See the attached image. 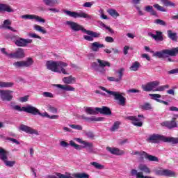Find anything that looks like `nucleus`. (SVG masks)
<instances>
[{"label": "nucleus", "instance_id": "338daca9", "mask_svg": "<svg viewBox=\"0 0 178 178\" xmlns=\"http://www.w3.org/2000/svg\"><path fill=\"white\" fill-rule=\"evenodd\" d=\"M106 42H114L115 40L111 36H106L105 38Z\"/></svg>", "mask_w": 178, "mask_h": 178}, {"label": "nucleus", "instance_id": "f8f14e48", "mask_svg": "<svg viewBox=\"0 0 178 178\" xmlns=\"http://www.w3.org/2000/svg\"><path fill=\"white\" fill-rule=\"evenodd\" d=\"M56 175L59 178H90V175L86 172L74 173L72 176L70 174L65 175L59 172H57Z\"/></svg>", "mask_w": 178, "mask_h": 178}, {"label": "nucleus", "instance_id": "20e7f679", "mask_svg": "<svg viewBox=\"0 0 178 178\" xmlns=\"http://www.w3.org/2000/svg\"><path fill=\"white\" fill-rule=\"evenodd\" d=\"M160 83L159 81H154L152 82L147 83L146 85H142V88L143 91L149 92V91H165L166 89L169 88V85H164L159 86ZM157 88L156 89H155Z\"/></svg>", "mask_w": 178, "mask_h": 178}, {"label": "nucleus", "instance_id": "bb28decb", "mask_svg": "<svg viewBox=\"0 0 178 178\" xmlns=\"http://www.w3.org/2000/svg\"><path fill=\"white\" fill-rule=\"evenodd\" d=\"M10 24H12V22L9 19H6L3 21L2 26L3 29H7L8 30H10V31H13V33H17V30H15L12 26H9Z\"/></svg>", "mask_w": 178, "mask_h": 178}, {"label": "nucleus", "instance_id": "0eeeda50", "mask_svg": "<svg viewBox=\"0 0 178 178\" xmlns=\"http://www.w3.org/2000/svg\"><path fill=\"white\" fill-rule=\"evenodd\" d=\"M64 13H65L67 16H70V17H73L74 19H86V20H92V16L90 15L85 12L79 11V13L75 11H70L67 10H64Z\"/></svg>", "mask_w": 178, "mask_h": 178}, {"label": "nucleus", "instance_id": "c9c22d12", "mask_svg": "<svg viewBox=\"0 0 178 178\" xmlns=\"http://www.w3.org/2000/svg\"><path fill=\"white\" fill-rule=\"evenodd\" d=\"M107 13L112 17H119V16H120L119 13H118V11L113 8H110V9L107 10Z\"/></svg>", "mask_w": 178, "mask_h": 178}, {"label": "nucleus", "instance_id": "49530a36", "mask_svg": "<svg viewBox=\"0 0 178 178\" xmlns=\"http://www.w3.org/2000/svg\"><path fill=\"white\" fill-rule=\"evenodd\" d=\"M153 6L155 8V9H156V10H159V12H168V10L161 6L158 3L154 4Z\"/></svg>", "mask_w": 178, "mask_h": 178}, {"label": "nucleus", "instance_id": "1a4fd4ad", "mask_svg": "<svg viewBox=\"0 0 178 178\" xmlns=\"http://www.w3.org/2000/svg\"><path fill=\"white\" fill-rule=\"evenodd\" d=\"M70 144L71 147H73V148L78 149L79 151H80V149H83V148H86L88 152H94V145L92 143L84 141L83 143H82L83 145L81 146L76 144L74 141L70 140Z\"/></svg>", "mask_w": 178, "mask_h": 178}, {"label": "nucleus", "instance_id": "423d86ee", "mask_svg": "<svg viewBox=\"0 0 178 178\" xmlns=\"http://www.w3.org/2000/svg\"><path fill=\"white\" fill-rule=\"evenodd\" d=\"M178 54V47H174L171 49H163L154 53L153 56L156 58H169V56H176Z\"/></svg>", "mask_w": 178, "mask_h": 178}, {"label": "nucleus", "instance_id": "4c0bfd02", "mask_svg": "<svg viewBox=\"0 0 178 178\" xmlns=\"http://www.w3.org/2000/svg\"><path fill=\"white\" fill-rule=\"evenodd\" d=\"M140 63H138V61H135L129 67V70H131V72H137V70L140 69Z\"/></svg>", "mask_w": 178, "mask_h": 178}, {"label": "nucleus", "instance_id": "69168bd1", "mask_svg": "<svg viewBox=\"0 0 178 178\" xmlns=\"http://www.w3.org/2000/svg\"><path fill=\"white\" fill-rule=\"evenodd\" d=\"M29 37H31V38H38V40H41V36L35 34V33H29Z\"/></svg>", "mask_w": 178, "mask_h": 178}, {"label": "nucleus", "instance_id": "2f4dec72", "mask_svg": "<svg viewBox=\"0 0 178 178\" xmlns=\"http://www.w3.org/2000/svg\"><path fill=\"white\" fill-rule=\"evenodd\" d=\"M168 37L170 38V39L172 40V41H175V42H177L178 38L177 33H173L171 30H168Z\"/></svg>", "mask_w": 178, "mask_h": 178}, {"label": "nucleus", "instance_id": "aec40b11", "mask_svg": "<svg viewBox=\"0 0 178 178\" xmlns=\"http://www.w3.org/2000/svg\"><path fill=\"white\" fill-rule=\"evenodd\" d=\"M127 119L131 120L134 126H136V127H143V121H141V119H138L136 116H128L127 117Z\"/></svg>", "mask_w": 178, "mask_h": 178}, {"label": "nucleus", "instance_id": "774afa93", "mask_svg": "<svg viewBox=\"0 0 178 178\" xmlns=\"http://www.w3.org/2000/svg\"><path fill=\"white\" fill-rule=\"evenodd\" d=\"M168 74H177L178 73V68L171 70L168 71Z\"/></svg>", "mask_w": 178, "mask_h": 178}, {"label": "nucleus", "instance_id": "37998d69", "mask_svg": "<svg viewBox=\"0 0 178 178\" xmlns=\"http://www.w3.org/2000/svg\"><path fill=\"white\" fill-rule=\"evenodd\" d=\"M98 23H99L100 27H104V29H106V30H108L109 31V33H111V34H113L115 33L113 29H111V27L105 25V24H104L102 22L99 21Z\"/></svg>", "mask_w": 178, "mask_h": 178}, {"label": "nucleus", "instance_id": "7c9ffc66", "mask_svg": "<svg viewBox=\"0 0 178 178\" xmlns=\"http://www.w3.org/2000/svg\"><path fill=\"white\" fill-rule=\"evenodd\" d=\"M63 81L65 84H72V83H76V78L70 75L69 76L64 77Z\"/></svg>", "mask_w": 178, "mask_h": 178}, {"label": "nucleus", "instance_id": "2eb2a0df", "mask_svg": "<svg viewBox=\"0 0 178 178\" xmlns=\"http://www.w3.org/2000/svg\"><path fill=\"white\" fill-rule=\"evenodd\" d=\"M163 127H166L171 130V129H175L178 127V124L176 122V118H172L171 121H165L161 123Z\"/></svg>", "mask_w": 178, "mask_h": 178}, {"label": "nucleus", "instance_id": "79ce46f5", "mask_svg": "<svg viewBox=\"0 0 178 178\" xmlns=\"http://www.w3.org/2000/svg\"><path fill=\"white\" fill-rule=\"evenodd\" d=\"M34 30L36 31H39V33H42V34H47V30L42 29V26L35 24L33 26Z\"/></svg>", "mask_w": 178, "mask_h": 178}, {"label": "nucleus", "instance_id": "b1692460", "mask_svg": "<svg viewBox=\"0 0 178 178\" xmlns=\"http://www.w3.org/2000/svg\"><path fill=\"white\" fill-rule=\"evenodd\" d=\"M148 35L154 38L155 41H163V35H162L161 31H156V35L152 33H149Z\"/></svg>", "mask_w": 178, "mask_h": 178}, {"label": "nucleus", "instance_id": "f257e3e1", "mask_svg": "<svg viewBox=\"0 0 178 178\" xmlns=\"http://www.w3.org/2000/svg\"><path fill=\"white\" fill-rule=\"evenodd\" d=\"M65 24L67 26H70V29H72L73 31H81L82 33L87 34L88 35H83V39L86 40V41H94V38H99V37H101V33L87 30L77 22L67 21Z\"/></svg>", "mask_w": 178, "mask_h": 178}, {"label": "nucleus", "instance_id": "dca6fc26", "mask_svg": "<svg viewBox=\"0 0 178 178\" xmlns=\"http://www.w3.org/2000/svg\"><path fill=\"white\" fill-rule=\"evenodd\" d=\"M19 130L28 133L29 134H35V136H38V134H40L38 131L33 129L31 127L24 124H21L19 127Z\"/></svg>", "mask_w": 178, "mask_h": 178}, {"label": "nucleus", "instance_id": "e2e57ef3", "mask_svg": "<svg viewBox=\"0 0 178 178\" xmlns=\"http://www.w3.org/2000/svg\"><path fill=\"white\" fill-rule=\"evenodd\" d=\"M37 115H39L40 116H42V118L49 117V115L48 114V113L45 112V113H42L41 112H40V110L38 111Z\"/></svg>", "mask_w": 178, "mask_h": 178}, {"label": "nucleus", "instance_id": "6e6d98bb", "mask_svg": "<svg viewBox=\"0 0 178 178\" xmlns=\"http://www.w3.org/2000/svg\"><path fill=\"white\" fill-rule=\"evenodd\" d=\"M35 20L39 23H45V19L40 16L35 15Z\"/></svg>", "mask_w": 178, "mask_h": 178}, {"label": "nucleus", "instance_id": "4be33fe9", "mask_svg": "<svg viewBox=\"0 0 178 178\" xmlns=\"http://www.w3.org/2000/svg\"><path fill=\"white\" fill-rule=\"evenodd\" d=\"M106 150L108 151L113 155H124V152L123 150L120 149L118 147H107Z\"/></svg>", "mask_w": 178, "mask_h": 178}, {"label": "nucleus", "instance_id": "a18cd8bd", "mask_svg": "<svg viewBox=\"0 0 178 178\" xmlns=\"http://www.w3.org/2000/svg\"><path fill=\"white\" fill-rule=\"evenodd\" d=\"M90 165H92V166H94V168H95L96 169L99 170H102L105 168V166L98 163L97 162H91Z\"/></svg>", "mask_w": 178, "mask_h": 178}, {"label": "nucleus", "instance_id": "a19ab883", "mask_svg": "<svg viewBox=\"0 0 178 178\" xmlns=\"http://www.w3.org/2000/svg\"><path fill=\"white\" fill-rule=\"evenodd\" d=\"M0 87L1 88H9L10 87H13V83L0 81Z\"/></svg>", "mask_w": 178, "mask_h": 178}, {"label": "nucleus", "instance_id": "a878e982", "mask_svg": "<svg viewBox=\"0 0 178 178\" xmlns=\"http://www.w3.org/2000/svg\"><path fill=\"white\" fill-rule=\"evenodd\" d=\"M81 119L83 120H86V122H102L104 120V118L102 117H90V118H87L85 115H81Z\"/></svg>", "mask_w": 178, "mask_h": 178}, {"label": "nucleus", "instance_id": "864d4df0", "mask_svg": "<svg viewBox=\"0 0 178 178\" xmlns=\"http://www.w3.org/2000/svg\"><path fill=\"white\" fill-rule=\"evenodd\" d=\"M6 140H8V141H12L14 144H16L17 145H20V142L17 140L15 138H6Z\"/></svg>", "mask_w": 178, "mask_h": 178}, {"label": "nucleus", "instance_id": "39448f33", "mask_svg": "<svg viewBox=\"0 0 178 178\" xmlns=\"http://www.w3.org/2000/svg\"><path fill=\"white\" fill-rule=\"evenodd\" d=\"M99 88L100 90H102V91H105L106 92H107L108 95L113 97L115 101H118V105H120L121 106H124L126 105V97L122 95L120 92L109 90L104 86H99Z\"/></svg>", "mask_w": 178, "mask_h": 178}, {"label": "nucleus", "instance_id": "ea45409f", "mask_svg": "<svg viewBox=\"0 0 178 178\" xmlns=\"http://www.w3.org/2000/svg\"><path fill=\"white\" fill-rule=\"evenodd\" d=\"M131 155H138V156H154L152 155L148 154L147 152L144 151L133 152Z\"/></svg>", "mask_w": 178, "mask_h": 178}, {"label": "nucleus", "instance_id": "6ab92c4d", "mask_svg": "<svg viewBox=\"0 0 178 178\" xmlns=\"http://www.w3.org/2000/svg\"><path fill=\"white\" fill-rule=\"evenodd\" d=\"M23 112H26V113H31V115H37L38 113V108L33 106L30 104L23 106Z\"/></svg>", "mask_w": 178, "mask_h": 178}, {"label": "nucleus", "instance_id": "393cba45", "mask_svg": "<svg viewBox=\"0 0 178 178\" xmlns=\"http://www.w3.org/2000/svg\"><path fill=\"white\" fill-rule=\"evenodd\" d=\"M1 12H8V13H12L15 12L10 6L5 4V3H0V13Z\"/></svg>", "mask_w": 178, "mask_h": 178}, {"label": "nucleus", "instance_id": "9b49d317", "mask_svg": "<svg viewBox=\"0 0 178 178\" xmlns=\"http://www.w3.org/2000/svg\"><path fill=\"white\" fill-rule=\"evenodd\" d=\"M156 176H165V177H176V172L172 170L159 168L154 170Z\"/></svg>", "mask_w": 178, "mask_h": 178}, {"label": "nucleus", "instance_id": "473e14b6", "mask_svg": "<svg viewBox=\"0 0 178 178\" xmlns=\"http://www.w3.org/2000/svg\"><path fill=\"white\" fill-rule=\"evenodd\" d=\"M85 112L88 115H97L98 111H97V108H92V107H86L85 109Z\"/></svg>", "mask_w": 178, "mask_h": 178}, {"label": "nucleus", "instance_id": "cd10ccee", "mask_svg": "<svg viewBox=\"0 0 178 178\" xmlns=\"http://www.w3.org/2000/svg\"><path fill=\"white\" fill-rule=\"evenodd\" d=\"M131 2L134 6L136 10H138L139 16H144V13L141 10V8L139 6H137V5L140 4L141 0H131Z\"/></svg>", "mask_w": 178, "mask_h": 178}, {"label": "nucleus", "instance_id": "0e129e2a", "mask_svg": "<svg viewBox=\"0 0 178 178\" xmlns=\"http://www.w3.org/2000/svg\"><path fill=\"white\" fill-rule=\"evenodd\" d=\"M60 145L61 147H63L64 148H66V147H69V145H70V143H67V142L62 140L60 142Z\"/></svg>", "mask_w": 178, "mask_h": 178}, {"label": "nucleus", "instance_id": "412c9836", "mask_svg": "<svg viewBox=\"0 0 178 178\" xmlns=\"http://www.w3.org/2000/svg\"><path fill=\"white\" fill-rule=\"evenodd\" d=\"M89 48L93 52H98L99 51V48H105V45L104 44H100L98 42H94L90 44Z\"/></svg>", "mask_w": 178, "mask_h": 178}, {"label": "nucleus", "instance_id": "09e8293b", "mask_svg": "<svg viewBox=\"0 0 178 178\" xmlns=\"http://www.w3.org/2000/svg\"><path fill=\"white\" fill-rule=\"evenodd\" d=\"M0 155L1 156H9V155H10V152L5 150L2 147H0Z\"/></svg>", "mask_w": 178, "mask_h": 178}, {"label": "nucleus", "instance_id": "58836bf2", "mask_svg": "<svg viewBox=\"0 0 178 178\" xmlns=\"http://www.w3.org/2000/svg\"><path fill=\"white\" fill-rule=\"evenodd\" d=\"M139 170H141V172L146 173V175H149V173H151V169L145 165H139Z\"/></svg>", "mask_w": 178, "mask_h": 178}, {"label": "nucleus", "instance_id": "7ed1b4c3", "mask_svg": "<svg viewBox=\"0 0 178 178\" xmlns=\"http://www.w3.org/2000/svg\"><path fill=\"white\" fill-rule=\"evenodd\" d=\"M147 141L152 144H159L161 141H163V143H170L171 144H178V138L166 137L162 135L153 134L149 136Z\"/></svg>", "mask_w": 178, "mask_h": 178}, {"label": "nucleus", "instance_id": "9d476101", "mask_svg": "<svg viewBox=\"0 0 178 178\" xmlns=\"http://www.w3.org/2000/svg\"><path fill=\"white\" fill-rule=\"evenodd\" d=\"M34 63V60L32 58L29 57L26 60L15 61L13 63V65L15 69H22V67H30Z\"/></svg>", "mask_w": 178, "mask_h": 178}, {"label": "nucleus", "instance_id": "13d9d810", "mask_svg": "<svg viewBox=\"0 0 178 178\" xmlns=\"http://www.w3.org/2000/svg\"><path fill=\"white\" fill-rule=\"evenodd\" d=\"M85 136H86V137H88V138H91L93 139L95 136L94 135V133H92V131H88L85 133Z\"/></svg>", "mask_w": 178, "mask_h": 178}, {"label": "nucleus", "instance_id": "6e6552de", "mask_svg": "<svg viewBox=\"0 0 178 178\" xmlns=\"http://www.w3.org/2000/svg\"><path fill=\"white\" fill-rule=\"evenodd\" d=\"M97 62L99 63L93 62L92 63V68L94 69L95 72H99L100 73H105V69L101 67H105V66H108V67H111V63L105 60H102L101 59H97Z\"/></svg>", "mask_w": 178, "mask_h": 178}, {"label": "nucleus", "instance_id": "e433bc0d", "mask_svg": "<svg viewBox=\"0 0 178 178\" xmlns=\"http://www.w3.org/2000/svg\"><path fill=\"white\" fill-rule=\"evenodd\" d=\"M161 3H163V5H164V6H170L171 8H175L176 7V4L169 0H160Z\"/></svg>", "mask_w": 178, "mask_h": 178}, {"label": "nucleus", "instance_id": "5701e85b", "mask_svg": "<svg viewBox=\"0 0 178 178\" xmlns=\"http://www.w3.org/2000/svg\"><path fill=\"white\" fill-rule=\"evenodd\" d=\"M96 111H97L98 113H101V115H112V111L108 106L96 107Z\"/></svg>", "mask_w": 178, "mask_h": 178}, {"label": "nucleus", "instance_id": "8fccbe9b", "mask_svg": "<svg viewBox=\"0 0 178 178\" xmlns=\"http://www.w3.org/2000/svg\"><path fill=\"white\" fill-rule=\"evenodd\" d=\"M154 23H155V24H159V26H166V22H165L162 19H155Z\"/></svg>", "mask_w": 178, "mask_h": 178}, {"label": "nucleus", "instance_id": "052dcab7", "mask_svg": "<svg viewBox=\"0 0 178 178\" xmlns=\"http://www.w3.org/2000/svg\"><path fill=\"white\" fill-rule=\"evenodd\" d=\"M127 92L128 94H134L136 92H141V91L140 90H138V89L132 88V89H129V90H127Z\"/></svg>", "mask_w": 178, "mask_h": 178}, {"label": "nucleus", "instance_id": "4d7b16f0", "mask_svg": "<svg viewBox=\"0 0 178 178\" xmlns=\"http://www.w3.org/2000/svg\"><path fill=\"white\" fill-rule=\"evenodd\" d=\"M70 127L72 129H75L76 130H83V127H81V125L70 124Z\"/></svg>", "mask_w": 178, "mask_h": 178}, {"label": "nucleus", "instance_id": "c85d7f7f", "mask_svg": "<svg viewBox=\"0 0 178 178\" xmlns=\"http://www.w3.org/2000/svg\"><path fill=\"white\" fill-rule=\"evenodd\" d=\"M1 161H3V162H4L5 165L8 168H13V166H15V165L16 164L15 161L8 160V156H1Z\"/></svg>", "mask_w": 178, "mask_h": 178}, {"label": "nucleus", "instance_id": "f704fd0d", "mask_svg": "<svg viewBox=\"0 0 178 178\" xmlns=\"http://www.w3.org/2000/svg\"><path fill=\"white\" fill-rule=\"evenodd\" d=\"M43 2L47 6H54L59 4V1L58 0H43Z\"/></svg>", "mask_w": 178, "mask_h": 178}, {"label": "nucleus", "instance_id": "de8ad7c7", "mask_svg": "<svg viewBox=\"0 0 178 178\" xmlns=\"http://www.w3.org/2000/svg\"><path fill=\"white\" fill-rule=\"evenodd\" d=\"M120 126V122L117 121V122H114L113 125L110 129V131H115L116 130H118V129H119Z\"/></svg>", "mask_w": 178, "mask_h": 178}, {"label": "nucleus", "instance_id": "bf43d9fd", "mask_svg": "<svg viewBox=\"0 0 178 178\" xmlns=\"http://www.w3.org/2000/svg\"><path fill=\"white\" fill-rule=\"evenodd\" d=\"M43 97H46L47 98H54V94L49 92H44L42 93Z\"/></svg>", "mask_w": 178, "mask_h": 178}, {"label": "nucleus", "instance_id": "c756f323", "mask_svg": "<svg viewBox=\"0 0 178 178\" xmlns=\"http://www.w3.org/2000/svg\"><path fill=\"white\" fill-rule=\"evenodd\" d=\"M56 87H57L58 88H60L63 91H74L75 90L74 87L69 85L57 84L56 85Z\"/></svg>", "mask_w": 178, "mask_h": 178}, {"label": "nucleus", "instance_id": "f3484780", "mask_svg": "<svg viewBox=\"0 0 178 178\" xmlns=\"http://www.w3.org/2000/svg\"><path fill=\"white\" fill-rule=\"evenodd\" d=\"M124 72V68H120L119 71H116L115 73L118 74V78H115L113 76L108 77V80L109 81H115V83H120L122 81V79L123 77V74Z\"/></svg>", "mask_w": 178, "mask_h": 178}, {"label": "nucleus", "instance_id": "5fc2aeb1", "mask_svg": "<svg viewBox=\"0 0 178 178\" xmlns=\"http://www.w3.org/2000/svg\"><path fill=\"white\" fill-rule=\"evenodd\" d=\"M22 19H31V20L34 19L35 17V15H22Z\"/></svg>", "mask_w": 178, "mask_h": 178}, {"label": "nucleus", "instance_id": "72a5a7b5", "mask_svg": "<svg viewBox=\"0 0 178 178\" xmlns=\"http://www.w3.org/2000/svg\"><path fill=\"white\" fill-rule=\"evenodd\" d=\"M145 11L147 12V13H150L152 16H156V11L154 10V7L152 6H147L145 7Z\"/></svg>", "mask_w": 178, "mask_h": 178}, {"label": "nucleus", "instance_id": "603ef678", "mask_svg": "<svg viewBox=\"0 0 178 178\" xmlns=\"http://www.w3.org/2000/svg\"><path fill=\"white\" fill-rule=\"evenodd\" d=\"M145 159H147L149 162H158V161H159L156 156H146Z\"/></svg>", "mask_w": 178, "mask_h": 178}, {"label": "nucleus", "instance_id": "680f3d73", "mask_svg": "<svg viewBox=\"0 0 178 178\" xmlns=\"http://www.w3.org/2000/svg\"><path fill=\"white\" fill-rule=\"evenodd\" d=\"M136 177L137 178H152L151 177H149V176H144L143 172H138V174H136Z\"/></svg>", "mask_w": 178, "mask_h": 178}, {"label": "nucleus", "instance_id": "4468645a", "mask_svg": "<svg viewBox=\"0 0 178 178\" xmlns=\"http://www.w3.org/2000/svg\"><path fill=\"white\" fill-rule=\"evenodd\" d=\"M25 56L24 49L22 48H18L15 52L10 53L9 55V58L11 59H23Z\"/></svg>", "mask_w": 178, "mask_h": 178}, {"label": "nucleus", "instance_id": "ddd939ff", "mask_svg": "<svg viewBox=\"0 0 178 178\" xmlns=\"http://www.w3.org/2000/svg\"><path fill=\"white\" fill-rule=\"evenodd\" d=\"M12 92H13V91L9 90H0V99H1V101L10 102V101L13 99Z\"/></svg>", "mask_w": 178, "mask_h": 178}, {"label": "nucleus", "instance_id": "f03ea898", "mask_svg": "<svg viewBox=\"0 0 178 178\" xmlns=\"http://www.w3.org/2000/svg\"><path fill=\"white\" fill-rule=\"evenodd\" d=\"M67 63L63 61L49 60L46 63V67L48 70H51L54 73H63V74L69 75V72L65 69V67H67Z\"/></svg>", "mask_w": 178, "mask_h": 178}, {"label": "nucleus", "instance_id": "a211bd4d", "mask_svg": "<svg viewBox=\"0 0 178 178\" xmlns=\"http://www.w3.org/2000/svg\"><path fill=\"white\" fill-rule=\"evenodd\" d=\"M33 40L31 39H24L23 38H19L15 42L17 47H27V44H31Z\"/></svg>", "mask_w": 178, "mask_h": 178}, {"label": "nucleus", "instance_id": "c03bdc74", "mask_svg": "<svg viewBox=\"0 0 178 178\" xmlns=\"http://www.w3.org/2000/svg\"><path fill=\"white\" fill-rule=\"evenodd\" d=\"M141 109L143 111H151L152 109V106L149 103H145L143 105L140 106Z\"/></svg>", "mask_w": 178, "mask_h": 178}, {"label": "nucleus", "instance_id": "3c124183", "mask_svg": "<svg viewBox=\"0 0 178 178\" xmlns=\"http://www.w3.org/2000/svg\"><path fill=\"white\" fill-rule=\"evenodd\" d=\"M47 108H48V111H49V112H51V113H58V108H55L54 106L49 104L47 106Z\"/></svg>", "mask_w": 178, "mask_h": 178}]
</instances>
